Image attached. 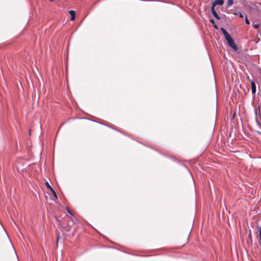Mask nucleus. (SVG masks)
I'll return each mask as SVG.
<instances>
[{"label":"nucleus","instance_id":"nucleus-8","mask_svg":"<svg viewBox=\"0 0 261 261\" xmlns=\"http://www.w3.org/2000/svg\"><path fill=\"white\" fill-rule=\"evenodd\" d=\"M45 185H46V187L48 189H49L50 191L51 190V189H53L52 187L50 186V185L49 184V183L48 182H45Z\"/></svg>","mask_w":261,"mask_h":261},{"label":"nucleus","instance_id":"nucleus-18","mask_svg":"<svg viewBox=\"0 0 261 261\" xmlns=\"http://www.w3.org/2000/svg\"><path fill=\"white\" fill-rule=\"evenodd\" d=\"M58 220V221L59 222V225L61 226V222H60L58 220Z\"/></svg>","mask_w":261,"mask_h":261},{"label":"nucleus","instance_id":"nucleus-2","mask_svg":"<svg viewBox=\"0 0 261 261\" xmlns=\"http://www.w3.org/2000/svg\"><path fill=\"white\" fill-rule=\"evenodd\" d=\"M224 1L223 0H215L213 3H212V7H211V11L213 15L217 19L219 20L220 19V18L216 11L215 10V7L216 5H222L224 4Z\"/></svg>","mask_w":261,"mask_h":261},{"label":"nucleus","instance_id":"nucleus-17","mask_svg":"<svg viewBox=\"0 0 261 261\" xmlns=\"http://www.w3.org/2000/svg\"><path fill=\"white\" fill-rule=\"evenodd\" d=\"M214 28H215V29H218V27H217V26L216 24H214Z\"/></svg>","mask_w":261,"mask_h":261},{"label":"nucleus","instance_id":"nucleus-16","mask_svg":"<svg viewBox=\"0 0 261 261\" xmlns=\"http://www.w3.org/2000/svg\"><path fill=\"white\" fill-rule=\"evenodd\" d=\"M247 80L250 82V81H253L252 80H251L248 76H247Z\"/></svg>","mask_w":261,"mask_h":261},{"label":"nucleus","instance_id":"nucleus-21","mask_svg":"<svg viewBox=\"0 0 261 261\" xmlns=\"http://www.w3.org/2000/svg\"><path fill=\"white\" fill-rule=\"evenodd\" d=\"M234 14L237 15V14H238V13L236 12V13H234Z\"/></svg>","mask_w":261,"mask_h":261},{"label":"nucleus","instance_id":"nucleus-3","mask_svg":"<svg viewBox=\"0 0 261 261\" xmlns=\"http://www.w3.org/2000/svg\"><path fill=\"white\" fill-rule=\"evenodd\" d=\"M69 220L67 221V225L65 227H63V229L67 232H70L71 230V228L74 224V221L72 218L71 217H69Z\"/></svg>","mask_w":261,"mask_h":261},{"label":"nucleus","instance_id":"nucleus-15","mask_svg":"<svg viewBox=\"0 0 261 261\" xmlns=\"http://www.w3.org/2000/svg\"><path fill=\"white\" fill-rule=\"evenodd\" d=\"M59 238H60V236H59V235L58 234V237H57V243H58V241H59Z\"/></svg>","mask_w":261,"mask_h":261},{"label":"nucleus","instance_id":"nucleus-5","mask_svg":"<svg viewBox=\"0 0 261 261\" xmlns=\"http://www.w3.org/2000/svg\"><path fill=\"white\" fill-rule=\"evenodd\" d=\"M69 13L70 15V19L73 21L75 20V12L74 10H70L69 11Z\"/></svg>","mask_w":261,"mask_h":261},{"label":"nucleus","instance_id":"nucleus-11","mask_svg":"<svg viewBox=\"0 0 261 261\" xmlns=\"http://www.w3.org/2000/svg\"><path fill=\"white\" fill-rule=\"evenodd\" d=\"M67 211H68V213H69L70 214H71V215H73V214H72V212H71V211H70V210L68 207L67 208Z\"/></svg>","mask_w":261,"mask_h":261},{"label":"nucleus","instance_id":"nucleus-10","mask_svg":"<svg viewBox=\"0 0 261 261\" xmlns=\"http://www.w3.org/2000/svg\"><path fill=\"white\" fill-rule=\"evenodd\" d=\"M245 23L247 24H249L250 23V22L247 17L245 18Z\"/></svg>","mask_w":261,"mask_h":261},{"label":"nucleus","instance_id":"nucleus-12","mask_svg":"<svg viewBox=\"0 0 261 261\" xmlns=\"http://www.w3.org/2000/svg\"><path fill=\"white\" fill-rule=\"evenodd\" d=\"M188 242V238H187L186 239V240L185 241V242L182 244V246L185 245V244H186Z\"/></svg>","mask_w":261,"mask_h":261},{"label":"nucleus","instance_id":"nucleus-20","mask_svg":"<svg viewBox=\"0 0 261 261\" xmlns=\"http://www.w3.org/2000/svg\"><path fill=\"white\" fill-rule=\"evenodd\" d=\"M50 2H54L55 0H49Z\"/></svg>","mask_w":261,"mask_h":261},{"label":"nucleus","instance_id":"nucleus-13","mask_svg":"<svg viewBox=\"0 0 261 261\" xmlns=\"http://www.w3.org/2000/svg\"><path fill=\"white\" fill-rule=\"evenodd\" d=\"M210 22H211L212 23H213V24H214V23H215V21H214V19H210Z\"/></svg>","mask_w":261,"mask_h":261},{"label":"nucleus","instance_id":"nucleus-9","mask_svg":"<svg viewBox=\"0 0 261 261\" xmlns=\"http://www.w3.org/2000/svg\"><path fill=\"white\" fill-rule=\"evenodd\" d=\"M253 28L255 29H257L259 28L260 25L258 24H253Z\"/></svg>","mask_w":261,"mask_h":261},{"label":"nucleus","instance_id":"nucleus-7","mask_svg":"<svg viewBox=\"0 0 261 261\" xmlns=\"http://www.w3.org/2000/svg\"><path fill=\"white\" fill-rule=\"evenodd\" d=\"M54 195V197L56 198V199H57L58 197H57V194L56 193V192L55 191V190L53 189H51V190L50 191Z\"/></svg>","mask_w":261,"mask_h":261},{"label":"nucleus","instance_id":"nucleus-22","mask_svg":"<svg viewBox=\"0 0 261 261\" xmlns=\"http://www.w3.org/2000/svg\"><path fill=\"white\" fill-rule=\"evenodd\" d=\"M260 37H261V33H260Z\"/></svg>","mask_w":261,"mask_h":261},{"label":"nucleus","instance_id":"nucleus-6","mask_svg":"<svg viewBox=\"0 0 261 261\" xmlns=\"http://www.w3.org/2000/svg\"><path fill=\"white\" fill-rule=\"evenodd\" d=\"M234 3L233 0H227L226 4L227 5V7H230L232 6Z\"/></svg>","mask_w":261,"mask_h":261},{"label":"nucleus","instance_id":"nucleus-14","mask_svg":"<svg viewBox=\"0 0 261 261\" xmlns=\"http://www.w3.org/2000/svg\"><path fill=\"white\" fill-rule=\"evenodd\" d=\"M239 17H241V18H243V14L241 13H240V12H239Z\"/></svg>","mask_w":261,"mask_h":261},{"label":"nucleus","instance_id":"nucleus-1","mask_svg":"<svg viewBox=\"0 0 261 261\" xmlns=\"http://www.w3.org/2000/svg\"><path fill=\"white\" fill-rule=\"evenodd\" d=\"M220 30L224 35L228 45L231 47L234 51H237L238 49V46L234 43V40L231 38L229 33L223 28H221Z\"/></svg>","mask_w":261,"mask_h":261},{"label":"nucleus","instance_id":"nucleus-19","mask_svg":"<svg viewBox=\"0 0 261 261\" xmlns=\"http://www.w3.org/2000/svg\"><path fill=\"white\" fill-rule=\"evenodd\" d=\"M258 134H260L261 135V132H257Z\"/></svg>","mask_w":261,"mask_h":261},{"label":"nucleus","instance_id":"nucleus-4","mask_svg":"<svg viewBox=\"0 0 261 261\" xmlns=\"http://www.w3.org/2000/svg\"><path fill=\"white\" fill-rule=\"evenodd\" d=\"M251 87V92L252 94H255L256 92V86L255 83L254 81H250Z\"/></svg>","mask_w":261,"mask_h":261}]
</instances>
